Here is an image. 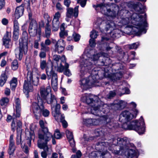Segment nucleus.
Listing matches in <instances>:
<instances>
[{
    "instance_id": "nucleus-25",
    "label": "nucleus",
    "mask_w": 158,
    "mask_h": 158,
    "mask_svg": "<svg viewBox=\"0 0 158 158\" xmlns=\"http://www.w3.org/2000/svg\"><path fill=\"white\" fill-rule=\"evenodd\" d=\"M133 8L135 11L139 13L142 14L144 12V10L145 7L141 3L137 2L133 4Z\"/></svg>"
},
{
    "instance_id": "nucleus-40",
    "label": "nucleus",
    "mask_w": 158,
    "mask_h": 158,
    "mask_svg": "<svg viewBox=\"0 0 158 158\" xmlns=\"http://www.w3.org/2000/svg\"><path fill=\"white\" fill-rule=\"evenodd\" d=\"M56 105L55 109V113L54 116L55 118L57 117L58 115H60V106L59 104L56 103Z\"/></svg>"
},
{
    "instance_id": "nucleus-21",
    "label": "nucleus",
    "mask_w": 158,
    "mask_h": 158,
    "mask_svg": "<svg viewBox=\"0 0 158 158\" xmlns=\"http://www.w3.org/2000/svg\"><path fill=\"white\" fill-rule=\"evenodd\" d=\"M127 103L124 101L117 100L112 104V105L116 110H121L126 106Z\"/></svg>"
},
{
    "instance_id": "nucleus-8",
    "label": "nucleus",
    "mask_w": 158,
    "mask_h": 158,
    "mask_svg": "<svg viewBox=\"0 0 158 158\" xmlns=\"http://www.w3.org/2000/svg\"><path fill=\"white\" fill-rule=\"evenodd\" d=\"M39 82V78L36 77L34 79V80L32 79V73L31 71H28L27 74V80L24 81L23 85V91L26 95L27 98L28 97V94L30 92L32 91L33 87L32 85H37Z\"/></svg>"
},
{
    "instance_id": "nucleus-15",
    "label": "nucleus",
    "mask_w": 158,
    "mask_h": 158,
    "mask_svg": "<svg viewBox=\"0 0 158 158\" xmlns=\"http://www.w3.org/2000/svg\"><path fill=\"white\" fill-rule=\"evenodd\" d=\"M60 15V14L59 12H56L54 15L52 25V31H56L58 30L60 23L59 19Z\"/></svg>"
},
{
    "instance_id": "nucleus-9",
    "label": "nucleus",
    "mask_w": 158,
    "mask_h": 158,
    "mask_svg": "<svg viewBox=\"0 0 158 158\" xmlns=\"http://www.w3.org/2000/svg\"><path fill=\"white\" fill-rule=\"evenodd\" d=\"M28 31L31 36L35 37L37 35H41V30L35 20H31L29 27Z\"/></svg>"
},
{
    "instance_id": "nucleus-46",
    "label": "nucleus",
    "mask_w": 158,
    "mask_h": 158,
    "mask_svg": "<svg viewBox=\"0 0 158 158\" xmlns=\"http://www.w3.org/2000/svg\"><path fill=\"white\" fill-rule=\"evenodd\" d=\"M59 35L60 38L64 39L68 35V31L67 30L60 31Z\"/></svg>"
},
{
    "instance_id": "nucleus-48",
    "label": "nucleus",
    "mask_w": 158,
    "mask_h": 158,
    "mask_svg": "<svg viewBox=\"0 0 158 158\" xmlns=\"http://www.w3.org/2000/svg\"><path fill=\"white\" fill-rule=\"evenodd\" d=\"M15 150V146L10 145L8 149V153L10 156L13 155L12 154L14 153Z\"/></svg>"
},
{
    "instance_id": "nucleus-57",
    "label": "nucleus",
    "mask_w": 158,
    "mask_h": 158,
    "mask_svg": "<svg viewBox=\"0 0 158 158\" xmlns=\"http://www.w3.org/2000/svg\"><path fill=\"white\" fill-rule=\"evenodd\" d=\"M89 44L91 47H94L95 46V43L94 39H91L89 40Z\"/></svg>"
},
{
    "instance_id": "nucleus-39",
    "label": "nucleus",
    "mask_w": 158,
    "mask_h": 158,
    "mask_svg": "<svg viewBox=\"0 0 158 158\" xmlns=\"http://www.w3.org/2000/svg\"><path fill=\"white\" fill-rule=\"evenodd\" d=\"M116 95L115 91H110L107 94L105 97L106 99L109 100L113 98Z\"/></svg>"
},
{
    "instance_id": "nucleus-33",
    "label": "nucleus",
    "mask_w": 158,
    "mask_h": 158,
    "mask_svg": "<svg viewBox=\"0 0 158 158\" xmlns=\"http://www.w3.org/2000/svg\"><path fill=\"white\" fill-rule=\"evenodd\" d=\"M51 84L53 89H56L57 86V74H54V75L52 76Z\"/></svg>"
},
{
    "instance_id": "nucleus-56",
    "label": "nucleus",
    "mask_w": 158,
    "mask_h": 158,
    "mask_svg": "<svg viewBox=\"0 0 158 158\" xmlns=\"http://www.w3.org/2000/svg\"><path fill=\"white\" fill-rule=\"evenodd\" d=\"M39 56L41 59L45 58L46 56V52L41 51L39 54Z\"/></svg>"
},
{
    "instance_id": "nucleus-29",
    "label": "nucleus",
    "mask_w": 158,
    "mask_h": 158,
    "mask_svg": "<svg viewBox=\"0 0 158 158\" xmlns=\"http://www.w3.org/2000/svg\"><path fill=\"white\" fill-rule=\"evenodd\" d=\"M45 71L48 80L50 79L51 77L53 76L54 74H56L53 71V66L52 65H50L48 67H47L46 68Z\"/></svg>"
},
{
    "instance_id": "nucleus-36",
    "label": "nucleus",
    "mask_w": 158,
    "mask_h": 158,
    "mask_svg": "<svg viewBox=\"0 0 158 158\" xmlns=\"http://www.w3.org/2000/svg\"><path fill=\"white\" fill-rule=\"evenodd\" d=\"M40 68L42 70H44L47 67H48L50 65L48 64V63L45 60L41 59L40 62Z\"/></svg>"
},
{
    "instance_id": "nucleus-13",
    "label": "nucleus",
    "mask_w": 158,
    "mask_h": 158,
    "mask_svg": "<svg viewBox=\"0 0 158 158\" xmlns=\"http://www.w3.org/2000/svg\"><path fill=\"white\" fill-rule=\"evenodd\" d=\"M79 6H76L73 9V8L70 7L66 9V14L65 20L69 22L70 21V19H72L73 17L77 18L78 15Z\"/></svg>"
},
{
    "instance_id": "nucleus-53",
    "label": "nucleus",
    "mask_w": 158,
    "mask_h": 158,
    "mask_svg": "<svg viewBox=\"0 0 158 158\" xmlns=\"http://www.w3.org/2000/svg\"><path fill=\"white\" fill-rule=\"evenodd\" d=\"M139 45V43H134L130 45H129V48L130 49H136Z\"/></svg>"
},
{
    "instance_id": "nucleus-60",
    "label": "nucleus",
    "mask_w": 158,
    "mask_h": 158,
    "mask_svg": "<svg viewBox=\"0 0 158 158\" xmlns=\"http://www.w3.org/2000/svg\"><path fill=\"white\" fill-rule=\"evenodd\" d=\"M10 145H15L14 143V142L13 139V135H11L10 136Z\"/></svg>"
},
{
    "instance_id": "nucleus-16",
    "label": "nucleus",
    "mask_w": 158,
    "mask_h": 158,
    "mask_svg": "<svg viewBox=\"0 0 158 158\" xmlns=\"http://www.w3.org/2000/svg\"><path fill=\"white\" fill-rule=\"evenodd\" d=\"M20 116H18L17 114H16L15 113H14L13 115V121L11 124V128L12 130L14 131L15 129H17V133L20 132L21 133V131L19 130L18 131V129L22 127V122L19 120L17 121L16 118H19Z\"/></svg>"
},
{
    "instance_id": "nucleus-32",
    "label": "nucleus",
    "mask_w": 158,
    "mask_h": 158,
    "mask_svg": "<svg viewBox=\"0 0 158 158\" xmlns=\"http://www.w3.org/2000/svg\"><path fill=\"white\" fill-rule=\"evenodd\" d=\"M25 133L27 136V134H29V137L28 136V138L27 139V142L28 145L30 146L31 144V138L34 136V132L32 131L29 132L28 130H26Z\"/></svg>"
},
{
    "instance_id": "nucleus-3",
    "label": "nucleus",
    "mask_w": 158,
    "mask_h": 158,
    "mask_svg": "<svg viewBox=\"0 0 158 158\" xmlns=\"http://www.w3.org/2000/svg\"><path fill=\"white\" fill-rule=\"evenodd\" d=\"M145 14L142 15L135 13L131 16V22L129 18H123L121 21L123 25H127L126 29L130 28L131 32L145 33L146 32L145 28L148 26Z\"/></svg>"
},
{
    "instance_id": "nucleus-38",
    "label": "nucleus",
    "mask_w": 158,
    "mask_h": 158,
    "mask_svg": "<svg viewBox=\"0 0 158 158\" xmlns=\"http://www.w3.org/2000/svg\"><path fill=\"white\" fill-rule=\"evenodd\" d=\"M9 102V99L7 98H2L0 100V105L1 106H6L7 105Z\"/></svg>"
},
{
    "instance_id": "nucleus-42",
    "label": "nucleus",
    "mask_w": 158,
    "mask_h": 158,
    "mask_svg": "<svg viewBox=\"0 0 158 158\" xmlns=\"http://www.w3.org/2000/svg\"><path fill=\"white\" fill-rule=\"evenodd\" d=\"M13 32H19V24L17 20H15L14 21Z\"/></svg>"
},
{
    "instance_id": "nucleus-28",
    "label": "nucleus",
    "mask_w": 158,
    "mask_h": 158,
    "mask_svg": "<svg viewBox=\"0 0 158 158\" xmlns=\"http://www.w3.org/2000/svg\"><path fill=\"white\" fill-rule=\"evenodd\" d=\"M9 33L8 32H7L6 35L4 36L2 39L3 44L7 48H9L11 41L10 35H9Z\"/></svg>"
},
{
    "instance_id": "nucleus-50",
    "label": "nucleus",
    "mask_w": 158,
    "mask_h": 158,
    "mask_svg": "<svg viewBox=\"0 0 158 158\" xmlns=\"http://www.w3.org/2000/svg\"><path fill=\"white\" fill-rule=\"evenodd\" d=\"M97 33L95 30H93L90 32V36L91 39H96L98 36Z\"/></svg>"
},
{
    "instance_id": "nucleus-19",
    "label": "nucleus",
    "mask_w": 158,
    "mask_h": 158,
    "mask_svg": "<svg viewBox=\"0 0 158 158\" xmlns=\"http://www.w3.org/2000/svg\"><path fill=\"white\" fill-rule=\"evenodd\" d=\"M23 141H22L21 133L20 132H17L16 137V144L17 145L21 144V147L23 148V150L27 154L28 153L29 150L27 146L24 145L23 147Z\"/></svg>"
},
{
    "instance_id": "nucleus-27",
    "label": "nucleus",
    "mask_w": 158,
    "mask_h": 158,
    "mask_svg": "<svg viewBox=\"0 0 158 158\" xmlns=\"http://www.w3.org/2000/svg\"><path fill=\"white\" fill-rule=\"evenodd\" d=\"M47 96L46 99H44L46 100L47 101V102L48 104H51V108H52L54 107V104L57 103V101L56 99L55 98V96L51 94L50 95Z\"/></svg>"
},
{
    "instance_id": "nucleus-2",
    "label": "nucleus",
    "mask_w": 158,
    "mask_h": 158,
    "mask_svg": "<svg viewBox=\"0 0 158 158\" xmlns=\"http://www.w3.org/2000/svg\"><path fill=\"white\" fill-rule=\"evenodd\" d=\"M107 54L98 53L90 56L88 53L85 55L83 58H81L80 62V76L82 77L87 72L92 68V65L95 64L96 62L98 61L102 63V65H107L110 63V59L107 57Z\"/></svg>"
},
{
    "instance_id": "nucleus-30",
    "label": "nucleus",
    "mask_w": 158,
    "mask_h": 158,
    "mask_svg": "<svg viewBox=\"0 0 158 158\" xmlns=\"http://www.w3.org/2000/svg\"><path fill=\"white\" fill-rule=\"evenodd\" d=\"M24 8L22 6H19L17 7L15 12V15L16 18L18 19L22 16L23 13Z\"/></svg>"
},
{
    "instance_id": "nucleus-14",
    "label": "nucleus",
    "mask_w": 158,
    "mask_h": 158,
    "mask_svg": "<svg viewBox=\"0 0 158 158\" xmlns=\"http://www.w3.org/2000/svg\"><path fill=\"white\" fill-rule=\"evenodd\" d=\"M97 81V79L94 75L89 76L87 78H84L81 80L80 85L82 88L86 89L89 88L90 85Z\"/></svg>"
},
{
    "instance_id": "nucleus-12",
    "label": "nucleus",
    "mask_w": 158,
    "mask_h": 158,
    "mask_svg": "<svg viewBox=\"0 0 158 158\" xmlns=\"http://www.w3.org/2000/svg\"><path fill=\"white\" fill-rule=\"evenodd\" d=\"M93 7L95 8H99L102 13L112 17H115L117 15V11L114 10H111L110 9H107L105 5L102 3L98 4L96 5H93Z\"/></svg>"
},
{
    "instance_id": "nucleus-63",
    "label": "nucleus",
    "mask_w": 158,
    "mask_h": 158,
    "mask_svg": "<svg viewBox=\"0 0 158 158\" xmlns=\"http://www.w3.org/2000/svg\"><path fill=\"white\" fill-rule=\"evenodd\" d=\"M99 154H101V156H102V158H103V156L105 155H110V154L107 152L106 151H105L104 152H101V151L99 152Z\"/></svg>"
},
{
    "instance_id": "nucleus-64",
    "label": "nucleus",
    "mask_w": 158,
    "mask_h": 158,
    "mask_svg": "<svg viewBox=\"0 0 158 158\" xmlns=\"http://www.w3.org/2000/svg\"><path fill=\"white\" fill-rule=\"evenodd\" d=\"M71 2L70 0H64V4L67 7H69V6Z\"/></svg>"
},
{
    "instance_id": "nucleus-47",
    "label": "nucleus",
    "mask_w": 158,
    "mask_h": 158,
    "mask_svg": "<svg viewBox=\"0 0 158 158\" xmlns=\"http://www.w3.org/2000/svg\"><path fill=\"white\" fill-rule=\"evenodd\" d=\"M82 156V153L80 150L77 151L75 154L73 155L71 158H81Z\"/></svg>"
},
{
    "instance_id": "nucleus-52",
    "label": "nucleus",
    "mask_w": 158,
    "mask_h": 158,
    "mask_svg": "<svg viewBox=\"0 0 158 158\" xmlns=\"http://www.w3.org/2000/svg\"><path fill=\"white\" fill-rule=\"evenodd\" d=\"M54 135L56 139H59L61 137V135L58 130H56Z\"/></svg>"
},
{
    "instance_id": "nucleus-34",
    "label": "nucleus",
    "mask_w": 158,
    "mask_h": 158,
    "mask_svg": "<svg viewBox=\"0 0 158 158\" xmlns=\"http://www.w3.org/2000/svg\"><path fill=\"white\" fill-rule=\"evenodd\" d=\"M10 88L12 90H14L17 84V79L16 78L13 77L10 82Z\"/></svg>"
},
{
    "instance_id": "nucleus-26",
    "label": "nucleus",
    "mask_w": 158,
    "mask_h": 158,
    "mask_svg": "<svg viewBox=\"0 0 158 158\" xmlns=\"http://www.w3.org/2000/svg\"><path fill=\"white\" fill-rule=\"evenodd\" d=\"M69 142L70 145L72 148L74 147L75 142L73 139L72 132L69 130H66L65 132Z\"/></svg>"
},
{
    "instance_id": "nucleus-1",
    "label": "nucleus",
    "mask_w": 158,
    "mask_h": 158,
    "mask_svg": "<svg viewBox=\"0 0 158 158\" xmlns=\"http://www.w3.org/2000/svg\"><path fill=\"white\" fill-rule=\"evenodd\" d=\"M138 113L136 109L134 110H124L119 115V120L124 125H127V129L129 130H134L137 131L139 134H143L145 131V124L142 117L140 118V122L136 120L132 121L128 125L126 123L134 118H135Z\"/></svg>"
},
{
    "instance_id": "nucleus-51",
    "label": "nucleus",
    "mask_w": 158,
    "mask_h": 158,
    "mask_svg": "<svg viewBox=\"0 0 158 158\" xmlns=\"http://www.w3.org/2000/svg\"><path fill=\"white\" fill-rule=\"evenodd\" d=\"M73 37L74 41L77 42L80 40V35L79 34L74 32L73 34Z\"/></svg>"
},
{
    "instance_id": "nucleus-44",
    "label": "nucleus",
    "mask_w": 158,
    "mask_h": 158,
    "mask_svg": "<svg viewBox=\"0 0 158 158\" xmlns=\"http://www.w3.org/2000/svg\"><path fill=\"white\" fill-rule=\"evenodd\" d=\"M92 118L85 119L83 120V124L87 126H92Z\"/></svg>"
},
{
    "instance_id": "nucleus-11",
    "label": "nucleus",
    "mask_w": 158,
    "mask_h": 158,
    "mask_svg": "<svg viewBox=\"0 0 158 158\" xmlns=\"http://www.w3.org/2000/svg\"><path fill=\"white\" fill-rule=\"evenodd\" d=\"M52 58L57 64V71L60 73L62 72L64 69L63 64L66 63L65 56L63 55L61 57L60 55H54L53 56Z\"/></svg>"
},
{
    "instance_id": "nucleus-37",
    "label": "nucleus",
    "mask_w": 158,
    "mask_h": 158,
    "mask_svg": "<svg viewBox=\"0 0 158 158\" xmlns=\"http://www.w3.org/2000/svg\"><path fill=\"white\" fill-rule=\"evenodd\" d=\"M45 32L47 37H49L51 33L50 26L49 23L48 22L46 24L45 28Z\"/></svg>"
},
{
    "instance_id": "nucleus-61",
    "label": "nucleus",
    "mask_w": 158,
    "mask_h": 158,
    "mask_svg": "<svg viewBox=\"0 0 158 158\" xmlns=\"http://www.w3.org/2000/svg\"><path fill=\"white\" fill-rule=\"evenodd\" d=\"M44 151H43L41 152V156L43 158H46L47 155L46 152L48 151V149L46 150H45L44 149Z\"/></svg>"
},
{
    "instance_id": "nucleus-45",
    "label": "nucleus",
    "mask_w": 158,
    "mask_h": 158,
    "mask_svg": "<svg viewBox=\"0 0 158 158\" xmlns=\"http://www.w3.org/2000/svg\"><path fill=\"white\" fill-rule=\"evenodd\" d=\"M40 46L41 47V51L46 52L49 51V47L45 45L43 42H41Z\"/></svg>"
},
{
    "instance_id": "nucleus-22",
    "label": "nucleus",
    "mask_w": 158,
    "mask_h": 158,
    "mask_svg": "<svg viewBox=\"0 0 158 158\" xmlns=\"http://www.w3.org/2000/svg\"><path fill=\"white\" fill-rule=\"evenodd\" d=\"M105 30L106 31L110 30L111 31L115 29L118 28L119 27L121 26L120 25L116 24L114 22L110 21H107L105 25Z\"/></svg>"
},
{
    "instance_id": "nucleus-41",
    "label": "nucleus",
    "mask_w": 158,
    "mask_h": 158,
    "mask_svg": "<svg viewBox=\"0 0 158 158\" xmlns=\"http://www.w3.org/2000/svg\"><path fill=\"white\" fill-rule=\"evenodd\" d=\"M39 124L41 128L42 129L41 131L48 132V128L46 126L45 123L42 120H40L39 121Z\"/></svg>"
},
{
    "instance_id": "nucleus-59",
    "label": "nucleus",
    "mask_w": 158,
    "mask_h": 158,
    "mask_svg": "<svg viewBox=\"0 0 158 158\" xmlns=\"http://www.w3.org/2000/svg\"><path fill=\"white\" fill-rule=\"evenodd\" d=\"M4 93L6 96H9L10 93V89L8 88H6L5 89Z\"/></svg>"
},
{
    "instance_id": "nucleus-54",
    "label": "nucleus",
    "mask_w": 158,
    "mask_h": 158,
    "mask_svg": "<svg viewBox=\"0 0 158 158\" xmlns=\"http://www.w3.org/2000/svg\"><path fill=\"white\" fill-rule=\"evenodd\" d=\"M19 35V32H13V38L15 41H16L18 40Z\"/></svg>"
},
{
    "instance_id": "nucleus-24",
    "label": "nucleus",
    "mask_w": 158,
    "mask_h": 158,
    "mask_svg": "<svg viewBox=\"0 0 158 158\" xmlns=\"http://www.w3.org/2000/svg\"><path fill=\"white\" fill-rule=\"evenodd\" d=\"M15 110L14 113L17 114L18 116H20L21 111V102L18 98H16L15 99Z\"/></svg>"
},
{
    "instance_id": "nucleus-17",
    "label": "nucleus",
    "mask_w": 158,
    "mask_h": 158,
    "mask_svg": "<svg viewBox=\"0 0 158 158\" xmlns=\"http://www.w3.org/2000/svg\"><path fill=\"white\" fill-rule=\"evenodd\" d=\"M65 46V44L64 40H59L54 44V51L57 52L58 53H60L64 51Z\"/></svg>"
},
{
    "instance_id": "nucleus-58",
    "label": "nucleus",
    "mask_w": 158,
    "mask_h": 158,
    "mask_svg": "<svg viewBox=\"0 0 158 158\" xmlns=\"http://www.w3.org/2000/svg\"><path fill=\"white\" fill-rule=\"evenodd\" d=\"M89 140V139L87 137L86 135H84L83 138L81 140L82 143L84 145H85L87 143V142Z\"/></svg>"
},
{
    "instance_id": "nucleus-5",
    "label": "nucleus",
    "mask_w": 158,
    "mask_h": 158,
    "mask_svg": "<svg viewBox=\"0 0 158 158\" xmlns=\"http://www.w3.org/2000/svg\"><path fill=\"white\" fill-rule=\"evenodd\" d=\"M81 99L83 102H85L88 104H89L91 106V114L101 116L102 112L105 113L104 110H102L103 107H105L106 105H99L101 103L98 98L97 96L92 94H87L83 96Z\"/></svg>"
},
{
    "instance_id": "nucleus-7",
    "label": "nucleus",
    "mask_w": 158,
    "mask_h": 158,
    "mask_svg": "<svg viewBox=\"0 0 158 158\" xmlns=\"http://www.w3.org/2000/svg\"><path fill=\"white\" fill-rule=\"evenodd\" d=\"M38 136L37 145L38 148L45 150H47L48 149L47 143L51 139L52 135L48 131L45 132L39 131L38 132Z\"/></svg>"
},
{
    "instance_id": "nucleus-6",
    "label": "nucleus",
    "mask_w": 158,
    "mask_h": 158,
    "mask_svg": "<svg viewBox=\"0 0 158 158\" xmlns=\"http://www.w3.org/2000/svg\"><path fill=\"white\" fill-rule=\"evenodd\" d=\"M28 34L27 31H23L22 36L19 40V49H16L15 50L16 57L20 60L23 57V54H26L28 51Z\"/></svg>"
},
{
    "instance_id": "nucleus-55",
    "label": "nucleus",
    "mask_w": 158,
    "mask_h": 158,
    "mask_svg": "<svg viewBox=\"0 0 158 158\" xmlns=\"http://www.w3.org/2000/svg\"><path fill=\"white\" fill-rule=\"evenodd\" d=\"M56 9L62 11L63 10L64 8L62 5L59 3L57 2L56 6Z\"/></svg>"
},
{
    "instance_id": "nucleus-62",
    "label": "nucleus",
    "mask_w": 158,
    "mask_h": 158,
    "mask_svg": "<svg viewBox=\"0 0 158 158\" xmlns=\"http://www.w3.org/2000/svg\"><path fill=\"white\" fill-rule=\"evenodd\" d=\"M5 5V0H0V10Z\"/></svg>"
},
{
    "instance_id": "nucleus-43",
    "label": "nucleus",
    "mask_w": 158,
    "mask_h": 158,
    "mask_svg": "<svg viewBox=\"0 0 158 158\" xmlns=\"http://www.w3.org/2000/svg\"><path fill=\"white\" fill-rule=\"evenodd\" d=\"M19 64L17 60H14L12 62L11 67L13 70H16L18 68Z\"/></svg>"
},
{
    "instance_id": "nucleus-20",
    "label": "nucleus",
    "mask_w": 158,
    "mask_h": 158,
    "mask_svg": "<svg viewBox=\"0 0 158 158\" xmlns=\"http://www.w3.org/2000/svg\"><path fill=\"white\" fill-rule=\"evenodd\" d=\"M51 91V88L49 85L47 86L46 88L41 87L40 89V94L43 99H46Z\"/></svg>"
},
{
    "instance_id": "nucleus-35",
    "label": "nucleus",
    "mask_w": 158,
    "mask_h": 158,
    "mask_svg": "<svg viewBox=\"0 0 158 158\" xmlns=\"http://www.w3.org/2000/svg\"><path fill=\"white\" fill-rule=\"evenodd\" d=\"M64 74L68 76H70L71 75V74L70 72V70L68 69L69 67V64H68L66 62L65 63V64H64Z\"/></svg>"
},
{
    "instance_id": "nucleus-4",
    "label": "nucleus",
    "mask_w": 158,
    "mask_h": 158,
    "mask_svg": "<svg viewBox=\"0 0 158 158\" xmlns=\"http://www.w3.org/2000/svg\"><path fill=\"white\" fill-rule=\"evenodd\" d=\"M110 141L109 143H110V145H116L117 144L120 147V150L114 151L113 152L114 154H120V152H121V154L125 153L128 158H132L134 156L135 157V158H137V153L133 150L129 148L130 147L132 146L133 144L130 143L127 138H118L117 139L113 138L110 139ZM109 142H102L100 143L99 145H106Z\"/></svg>"
},
{
    "instance_id": "nucleus-18",
    "label": "nucleus",
    "mask_w": 158,
    "mask_h": 158,
    "mask_svg": "<svg viewBox=\"0 0 158 158\" xmlns=\"http://www.w3.org/2000/svg\"><path fill=\"white\" fill-rule=\"evenodd\" d=\"M123 73L119 72L118 73L108 74L107 73H104V76L105 77H108L113 81H116L119 80L122 77Z\"/></svg>"
},
{
    "instance_id": "nucleus-10",
    "label": "nucleus",
    "mask_w": 158,
    "mask_h": 158,
    "mask_svg": "<svg viewBox=\"0 0 158 158\" xmlns=\"http://www.w3.org/2000/svg\"><path fill=\"white\" fill-rule=\"evenodd\" d=\"M44 106L41 99L38 100L37 103L34 102L32 104L31 109L35 116L39 117L41 115V112L44 109Z\"/></svg>"
},
{
    "instance_id": "nucleus-49",
    "label": "nucleus",
    "mask_w": 158,
    "mask_h": 158,
    "mask_svg": "<svg viewBox=\"0 0 158 158\" xmlns=\"http://www.w3.org/2000/svg\"><path fill=\"white\" fill-rule=\"evenodd\" d=\"M49 110L46 109H45L44 106V109L42 110L41 114H42L45 117H47L49 116Z\"/></svg>"
},
{
    "instance_id": "nucleus-31",
    "label": "nucleus",
    "mask_w": 158,
    "mask_h": 158,
    "mask_svg": "<svg viewBox=\"0 0 158 158\" xmlns=\"http://www.w3.org/2000/svg\"><path fill=\"white\" fill-rule=\"evenodd\" d=\"M7 79V76L5 72H3L0 77V85L2 86L6 83Z\"/></svg>"
},
{
    "instance_id": "nucleus-23",
    "label": "nucleus",
    "mask_w": 158,
    "mask_h": 158,
    "mask_svg": "<svg viewBox=\"0 0 158 158\" xmlns=\"http://www.w3.org/2000/svg\"><path fill=\"white\" fill-rule=\"evenodd\" d=\"M107 119L103 117H101L97 119L92 118V125H98L102 124H107Z\"/></svg>"
}]
</instances>
